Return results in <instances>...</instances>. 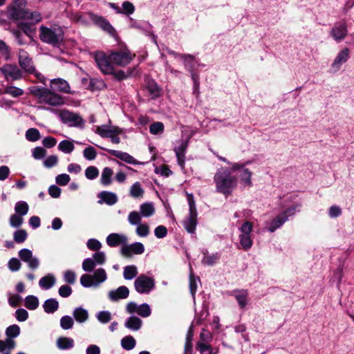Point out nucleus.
<instances>
[{"mask_svg": "<svg viewBox=\"0 0 354 354\" xmlns=\"http://www.w3.org/2000/svg\"><path fill=\"white\" fill-rule=\"evenodd\" d=\"M55 276L52 274H48L40 279L39 285L43 289L49 290L55 285Z\"/></svg>", "mask_w": 354, "mask_h": 354, "instance_id": "nucleus-32", "label": "nucleus"}, {"mask_svg": "<svg viewBox=\"0 0 354 354\" xmlns=\"http://www.w3.org/2000/svg\"><path fill=\"white\" fill-rule=\"evenodd\" d=\"M6 338H10V339H13L14 338L17 337L20 334V327L17 324H12L7 327L6 329Z\"/></svg>", "mask_w": 354, "mask_h": 354, "instance_id": "nucleus-42", "label": "nucleus"}, {"mask_svg": "<svg viewBox=\"0 0 354 354\" xmlns=\"http://www.w3.org/2000/svg\"><path fill=\"white\" fill-rule=\"evenodd\" d=\"M287 221V217L282 216L281 214L273 218L267 226L269 232H274L277 229L282 226Z\"/></svg>", "mask_w": 354, "mask_h": 354, "instance_id": "nucleus-27", "label": "nucleus"}, {"mask_svg": "<svg viewBox=\"0 0 354 354\" xmlns=\"http://www.w3.org/2000/svg\"><path fill=\"white\" fill-rule=\"evenodd\" d=\"M121 130L118 127H109L103 125L98 127L97 129V133L102 138H111L113 134H120Z\"/></svg>", "mask_w": 354, "mask_h": 354, "instance_id": "nucleus-25", "label": "nucleus"}, {"mask_svg": "<svg viewBox=\"0 0 354 354\" xmlns=\"http://www.w3.org/2000/svg\"><path fill=\"white\" fill-rule=\"evenodd\" d=\"M24 223V218L22 216L18 214H13L10 216L9 219V224L12 227L19 228Z\"/></svg>", "mask_w": 354, "mask_h": 354, "instance_id": "nucleus-54", "label": "nucleus"}, {"mask_svg": "<svg viewBox=\"0 0 354 354\" xmlns=\"http://www.w3.org/2000/svg\"><path fill=\"white\" fill-rule=\"evenodd\" d=\"M73 316L77 323L83 324L88 319L89 314L86 309L82 307H77L73 310Z\"/></svg>", "mask_w": 354, "mask_h": 354, "instance_id": "nucleus-26", "label": "nucleus"}, {"mask_svg": "<svg viewBox=\"0 0 354 354\" xmlns=\"http://www.w3.org/2000/svg\"><path fill=\"white\" fill-rule=\"evenodd\" d=\"M143 189L138 182L135 183L130 189V195L133 198H139L142 196Z\"/></svg>", "mask_w": 354, "mask_h": 354, "instance_id": "nucleus-55", "label": "nucleus"}, {"mask_svg": "<svg viewBox=\"0 0 354 354\" xmlns=\"http://www.w3.org/2000/svg\"><path fill=\"white\" fill-rule=\"evenodd\" d=\"M209 315V309L207 305H203V309L198 314H196V324L200 325Z\"/></svg>", "mask_w": 354, "mask_h": 354, "instance_id": "nucleus-56", "label": "nucleus"}, {"mask_svg": "<svg viewBox=\"0 0 354 354\" xmlns=\"http://www.w3.org/2000/svg\"><path fill=\"white\" fill-rule=\"evenodd\" d=\"M133 57L128 50L113 51L109 55V59L113 64L120 66L127 65L133 59Z\"/></svg>", "mask_w": 354, "mask_h": 354, "instance_id": "nucleus-11", "label": "nucleus"}, {"mask_svg": "<svg viewBox=\"0 0 354 354\" xmlns=\"http://www.w3.org/2000/svg\"><path fill=\"white\" fill-rule=\"evenodd\" d=\"M137 274V268L135 266H127L124 268L123 276L127 280L133 279Z\"/></svg>", "mask_w": 354, "mask_h": 354, "instance_id": "nucleus-45", "label": "nucleus"}, {"mask_svg": "<svg viewBox=\"0 0 354 354\" xmlns=\"http://www.w3.org/2000/svg\"><path fill=\"white\" fill-rule=\"evenodd\" d=\"M95 60L100 71L104 74H111L113 72V62L103 52L95 53Z\"/></svg>", "mask_w": 354, "mask_h": 354, "instance_id": "nucleus-10", "label": "nucleus"}, {"mask_svg": "<svg viewBox=\"0 0 354 354\" xmlns=\"http://www.w3.org/2000/svg\"><path fill=\"white\" fill-rule=\"evenodd\" d=\"M136 344V339L131 335L125 336L121 339V346L126 351L132 350Z\"/></svg>", "mask_w": 354, "mask_h": 354, "instance_id": "nucleus-38", "label": "nucleus"}, {"mask_svg": "<svg viewBox=\"0 0 354 354\" xmlns=\"http://www.w3.org/2000/svg\"><path fill=\"white\" fill-rule=\"evenodd\" d=\"M16 346V342L13 339L6 338L5 340H0V353L3 352L6 349L11 351Z\"/></svg>", "mask_w": 354, "mask_h": 354, "instance_id": "nucleus-52", "label": "nucleus"}, {"mask_svg": "<svg viewBox=\"0 0 354 354\" xmlns=\"http://www.w3.org/2000/svg\"><path fill=\"white\" fill-rule=\"evenodd\" d=\"M80 283L84 288L95 287V281L92 275L82 274L80 277Z\"/></svg>", "mask_w": 354, "mask_h": 354, "instance_id": "nucleus-53", "label": "nucleus"}, {"mask_svg": "<svg viewBox=\"0 0 354 354\" xmlns=\"http://www.w3.org/2000/svg\"><path fill=\"white\" fill-rule=\"evenodd\" d=\"M196 350L199 351L201 354H216L211 346L203 342H198L196 346Z\"/></svg>", "mask_w": 354, "mask_h": 354, "instance_id": "nucleus-50", "label": "nucleus"}, {"mask_svg": "<svg viewBox=\"0 0 354 354\" xmlns=\"http://www.w3.org/2000/svg\"><path fill=\"white\" fill-rule=\"evenodd\" d=\"M221 257V254L218 252L212 254L211 255H205L201 260V263L203 265L212 266L218 261Z\"/></svg>", "mask_w": 354, "mask_h": 354, "instance_id": "nucleus-41", "label": "nucleus"}, {"mask_svg": "<svg viewBox=\"0 0 354 354\" xmlns=\"http://www.w3.org/2000/svg\"><path fill=\"white\" fill-rule=\"evenodd\" d=\"M99 201L98 203H106L109 205H113L115 204L118 201L117 195L113 192H109L106 191H103L98 194Z\"/></svg>", "mask_w": 354, "mask_h": 354, "instance_id": "nucleus-24", "label": "nucleus"}, {"mask_svg": "<svg viewBox=\"0 0 354 354\" xmlns=\"http://www.w3.org/2000/svg\"><path fill=\"white\" fill-rule=\"evenodd\" d=\"M234 297L239 304V306L241 308H244L248 304V292L247 290H234Z\"/></svg>", "mask_w": 354, "mask_h": 354, "instance_id": "nucleus-33", "label": "nucleus"}, {"mask_svg": "<svg viewBox=\"0 0 354 354\" xmlns=\"http://www.w3.org/2000/svg\"><path fill=\"white\" fill-rule=\"evenodd\" d=\"M141 217L140 213L136 211L131 212L128 215V221L132 225H138L140 224Z\"/></svg>", "mask_w": 354, "mask_h": 354, "instance_id": "nucleus-57", "label": "nucleus"}, {"mask_svg": "<svg viewBox=\"0 0 354 354\" xmlns=\"http://www.w3.org/2000/svg\"><path fill=\"white\" fill-rule=\"evenodd\" d=\"M17 6H12L8 8V17L12 20L24 19L25 16L26 9L20 8L21 6L25 5L26 2L24 0H19Z\"/></svg>", "mask_w": 354, "mask_h": 354, "instance_id": "nucleus-19", "label": "nucleus"}, {"mask_svg": "<svg viewBox=\"0 0 354 354\" xmlns=\"http://www.w3.org/2000/svg\"><path fill=\"white\" fill-rule=\"evenodd\" d=\"M21 266V263L20 261L15 257L11 258L8 263V267L9 270L12 272H17L19 270Z\"/></svg>", "mask_w": 354, "mask_h": 354, "instance_id": "nucleus-63", "label": "nucleus"}, {"mask_svg": "<svg viewBox=\"0 0 354 354\" xmlns=\"http://www.w3.org/2000/svg\"><path fill=\"white\" fill-rule=\"evenodd\" d=\"M129 290L125 286H121L115 290L109 292V299L112 301H118L120 299H124L129 297Z\"/></svg>", "mask_w": 354, "mask_h": 354, "instance_id": "nucleus-20", "label": "nucleus"}, {"mask_svg": "<svg viewBox=\"0 0 354 354\" xmlns=\"http://www.w3.org/2000/svg\"><path fill=\"white\" fill-rule=\"evenodd\" d=\"M50 86L53 91H57L64 93H71L68 83L62 78L52 80Z\"/></svg>", "mask_w": 354, "mask_h": 354, "instance_id": "nucleus-22", "label": "nucleus"}, {"mask_svg": "<svg viewBox=\"0 0 354 354\" xmlns=\"http://www.w3.org/2000/svg\"><path fill=\"white\" fill-rule=\"evenodd\" d=\"M83 156L86 160H93L96 158L97 152L94 147L90 146L84 149Z\"/></svg>", "mask_w": 354, "mask_h": 354, "instance_id": "nucleus-61", "label": "nucleus"}, {"mask_svg": "<svg viewBox=\"0 0 354 354\" xmlns=\"http://www.w3.org/2000/svg\"><path fill=\"white\" fill-rule=\"evenodd\" d=\"M58 149L64 153H71L75 149L73 141L64 140L59 142Z\"/></svg>", "mask_w": 354, "mask_h": 354, "instance_id": "nucleus-43", "label": "nucleus"}, {"mask_svg": "<svg viewBox=\"0 0 354 354\" xmlns=\"http://www.w3.org/2000/svg\"><path fill=\"white\" fill-rule=\"evenodd\" d=\"M0 71L8 81L19 80L24 77L22 71L16 64H6Z\"/></svg>", "mask_w": 354, "mask_h": 354, "instance_id": "nucleus-9", "label": "nucleus"}, {"mask_svg": "<svg viewBox=\"0 0 354 354\" xmlns=\"http://www.w3.org/2000/svg\"><path fill=\"white\" fill-rule=\"evenodd\" d=\"M15 317L19 322H25L28 318V313L24 308H19L15 311Z\"/></svg>", "mask_w": 354, "mask_h": 354, "instance_id": "nucleus-64", "label": "nucleus"}, {"mask_svg": "<svg viewBox=\"0 0 354 354\" xmlns=\"http://www.w3.org/2000/svg\"><path fill=\"white\" fill-rule=\"evenodd\" d=\"M347 35V24L345 20L335 23L330 32V35L337 42L344 40Z\"/></svg>", "mask_w": 354, "mask_h": 354, "instance_id": "nucleus-14", "label": "nucleus"}, {"mask_svg": "<svg viewBox=\"0 0 354 354\" xmlns=\"http://www.w3.org/2000/svg\"><path fill=\"white\" fill-rule=\"evenodd\" d=\"M135 11V7L132 3L126 1L122 3V8L119 7L116 8V12L118 13H122L127 15L133 14Z\"/></svg>", "mask_w": 354, "mask_h": 354, "instance_id": "nucleus-37", "label": "nucleus"}, {"mask_svg": "<svg viewBox=\"0 0 354 354\" xmlns=\"http://www.w3.org/2000/svg\"><path fill=\"white\" fill-rule=\"evenodd\" d=\"M140 215L142 217H149L154 212V207L152 203H145L140 207Z\"/></svg>", "mask_w": 354, "mask_h": 354, "instance_id": "nucleus-39", "label": "nucleus"}, {"mask_svg": "<svg viewBox=\"0 0 354 354\" xmlns=\"http://www.w3.org/2000/svg\"><path fill=\"white\" fill-rule=\"evenodd\" d=\"M30 92L38 100L39 103L51 106H59L64 104L63 97L52 89L46 87L32 86L30 88Z\"/></svg>", "mask_w": 354, "mask_h": 354, "instance_id": "nucleus-1", "label": "nucleus"}, {"mask_svg": "<svg viewBox=\"0 0 354 354\" xmlns=\"http://www.w3.org/2000/svg\"><path fill=\"white\" fill-rule=\"evenodd\" d=\"M42 306L45 313L53 314L58 310L59 302L55 298H50L44 301Z\"/></svg>", "mask_w": 354, "mask_h": 354, "instance_id": "nucleus-30", "label": "nucleus"}, {"mask_svg": "<svg viewBox=\"0 0 354 354\" xmlns=\"http://www.w3.org/2000/svg\"><path fill=\"white\" fill-rule=\"evenodd\" d=\"M29 210V206L26 201H20L15 203V214L24 217Z\"/></svg>", "mask_w": 354, "mask_h": 354, "instance_id": "nucleus-35", "label": "nucleus"}, {"mask_svg": "<svg viewBox=\"0 0 354 354\" xmlns=\"http://www.w3.org/2000/svg\"><path fill=\"white\" fill-rule=\"evenodd\" d=\"M25 16L24 17V19L30 20L33 24H36L39 22L41 20V14L37 11L30 12L28 10L26 9Z\"/></svg>", "mask_w": 354, "mask_h": 354, "instance_id": "nucleus-46", "label": "nucleus"}, {"mask_svg": "<svg viewBox=\"0 0 354 354\" xmlns=\"http://www.w3.org/2000/svg\"><path fill=\"white\" fill-rule=\"evenodd\" d=\"M144 251V245L142 243L140 242H136L130 245L127 244V243H124V245L122 246L120 250L121 254L126 257H130L132 256L133 254H142Z\"/></svg>", "mask_w": 354, "mask_h": 354, "instance_id": "nucleus-18", "label": "nucleus"}, {"mask_svg": "<svg viewBox=\"0 0 354 354\" xmlns=\"http://www.w3.org/2000/svg\"><path fill=\"white\" fill-rule=\"evenodd\" d=\"M39 38L44 43L53 46H59L64 40V32L59 26L50 27L41 26L39 27Z\"/></svg>", "mask_w": 354, "mask_h": 354, "instance_id": "nucleus-2", "label": "nucleus"}, {"mask_svg": "<svg viewBox=\"0 0 354 354\" xmlns=\"http://www.w3.org/2000/svg\"><path fill=\"white\" fill-rule=\"evenodd\" d=\"M154 286L153 279L145 275L139 276L134 281V286L139 293H148Z\"/></svg>", "mask_w": 354, "mask_h": 354, "instance_id": "nucleus-13", "label": "nucleus"}, {"mask_svg": "<svg viewBox=\"0 0 354 354\" xmlns=\"http://www.w3.org/2000/svg\"><path fill=\"white\" fill-rule=\"evenodd\" d=\"M40 133L38 129L35 128L28 129L26 132V138L30 142H35L39 140Z\"/></svg>", "mask_w": 354, "mask_h": 354, "instance_id": "nucleus-49", "label": "nucleus"}, {"mask_svg": "<svg viewBox=\"0 0 354 354\" xmlns=\"http://www.w3.org/2000/svg\"><path fill=\"white\" fill-rule=\"evenodd\" d=\"M197 281H200V278L195 277L191 270L189 274V291L194 301H195V294L197 290Z\"/></svg>", "mask_w": 354, "mask_h": 354, "instance_id": "nucleus-44", "label": "nucleus"}, {"mask_svg": "<svg viewBox=\"0 0 354 354\" xmlns=\"http://www.w3.org/2000/svg\"><path fill=\"white\" fill-rule=\"evenodd\" d=\"M20 259L26 263L28 266L32 269L35 270L39 266V261L37 257L32 255V252L28 248H23L18 252Z\"/></svg>", "mask_w": 354, "mask_h": 354, "instance_id": "nucleus-16", "label": "nucleus"}, {"mask_svg": "<svg viewBox=\"0 0 354 354\" xmlns=\"http://www.w3.org/2000/svg\"><path fill=\"white\" fill-rule=\"evenodd\" d=\"M240 243L243 249L245 251L248 250L252 246V241L250 235H240Z\"/></svg>", "mask_w": 354, "mask_h": 354, "instance_id": "nucleus-58", "label": "nucleus"}, {"mask_svg": "<svg viewBox=\"0 0 354 354\" xmlns=\"http://www.w3.org/2000/svg\"><path fill=\"white\" fill-rule=\"evenodd\" d=\"M64 281L69 284H74L76 281V274L74 271L68 270L64 273Z\"/></svg>", "mask_w": 354, "mask_h": 354, "instance_id": "nucleus-62", "label": "nucleus"}, {"mask_svg": "<svg viewBox=\"0 0 354 354\" xmlns=\"http://www.w3.org/2000/svg\"><path fill=\"white\" fill-rule=\"evenodd\" d=\"M88 15H90L91 19L95 22V24L102 28L104 30L108 32L110 34H113L115 32V29L106 19L102 17L93 15L92 14Z\"/></svg>", "mask_w": 354, "mask_h": 354, "instance_id": "nucleus-23", "label": "nucleus"}, {"mask_svg": "<svg viewBox=\"0 0 354 354\" xmlns=\"http://www.w3.org/2000/svg\"><path fill=\"white\" fill-rule=\"evenodd\" d=\"M93 261L94 259H93L92 258L85 259L82 262L83 270L86 272H91L96 266Z\"/></svg>", "mask_w": 354, "mask_h": 354, "instance_id": "nucleus-60", "label": "nucleus"}, {"mask_svg": "<svg viewBox=\"0 0 354 354\" xmlns=\"http://www.w3.org/2000/svg\"><path fill=\"white\" fill-rule=\"evenodd\" d=\"M25 306L30 310H35L39 306V299L36 296L28 295L25 298Z\"/></svg>", "mask_w": 354, "mask_h": 354, "instance_id": "nucleus-40", "label": "nucleus"}, {"mask_svg": "<svg viewBox=\"0 0 354 354\" xmlns=\"http://www.w3.org/2000/svg\"><path fill=\"white\" fill-rule=\"evenodd\" d=\"M95 317L100 323L104 324L109 323L112 319L111 313L108 310L100 311L95 315Z\"/></svg>", "mask_w": 354, "mask_h": 354, "instance_id": "nucleus-48", "label": "nucleus"}, {"mask_svg": "<svg viewBox=\"0 0 354 354\" xmlns=\"http://www.w3.org/2000/svg\"><path fill=\"white\" fill-rule=\"evenodd\" d=\"M253 161L248 160L244 162H239L231 164V167H221L219 169L214 177H231L232 173L239 171L240 177H251L252 172L247 166L252 165Z\"/></svg>", "mask_w": 354, "mask_h": 354, "instance_id": "nucleus-3", "label": "nucleus"}, {"mask_svg": "<svg viewBox=\"0 0 354 354\" xmlns=\"http://www.w3.org/2000/svg\"><path fill=\"white\" fill-rule=\"evenodd\" d=\"M187 200L189 205V214L183 220V225L189 234H193L196 232V227L198 224V213L193 194H187Z\"/></svg>", "mask_w": 354, "mask_h": 354, "instance_id": "nucleus-4", "label": "nucleus"}, {"mask_svg": "<svg viewBox=\"0 0 354 354\" xmlns=\"http://www.w3.org/2000/svg\"><path fill=\"white\" fill-rule=\"evenodd\" d=\"M158 49L161 59H163L167 54L173 55L175 57H179L183 61L184 67L190 73L191 77H192L193 74H198V73L196 71L198 60L194 55L190 54L177 53L167 47L165 48H162V49L158 47Z\"/></svg>", "mask_w": 354, "mask_h": 354, "instance_id": "nucleus-5", "label": "nucleus"}, {"mask_svg": "<svg viewBox=\"0 0 354 354\" xmlns=\"http://www.w3.org/2000/svg\"><path fill=\"white\" fill-rule=\"evenodd\" d=\"M301 207V203H295L292 204L290 206L288 207L286 209H284L281 213L282 216L287 217V221L294 216L297 212H300V207Z\"/></svg>", "mask_w": 354, "mask_h": 354, "instance_id": "nucleus-34", "label": "nucleus"}, {"mask_svg": "<svg viewBox=\"0 0 354 354\" xmlns=\"http://www.w3.org/2000/svg\"><path fill=\"white\" fill-rule=\"evenodd\" d=\"M137 313L142 317H147L151 315V310L149 306L145 303L138 306Z\"/></svg>", "mask_w": 354, "mask_h": 354, "instance_id": "nucleus-59", "label": "nucleus"}, {"mask_svg": "<svg viewBox=\"0 0 354 354\" xmlns=\"http://www.w3.org/2000/svg\"><path fill=\"white\" fill-rule=\"evenodd\" d=\"M28 237V233L25 230H17L13 233L14 241L17 243H24Z\"/></svg>", "mask_w": 354, "mask_h": 354, "instance_id": "nucleus-51", "label": "nucleus"}, {"mask_svg": "<svg viewBox=\"0 0 354 354\" xmlns=\"http://www.w3.org/2000/svg\"><path fill=\"white\" fill-rule=\"evenodd\" d=\"M216 191L226 197L231 195L237 182L236 178H214Z\"/></svg>", "mask_w": 354, "mask_h": 354, "instance_id": "nucleus-8", "label": "nucleus"}, {"mask_svg": "<svg viewBox=\"0 0 354 354\" xmlns=\"http://www.w3.org/2000/svg\"><path fill=\"white\" fill-rule=\"evenodd\" d=\"M142 324V320L136 316H131L128 317L124 322V326L133 331L138 330L141 328Z\"/></svg>", "mask_w": 354, "mask_h": 354, "instance_id": "nucleus-29", "label": "nucleus"}, {"mask_svg": "<svg viewBox=\"0 0 354 354\" xmlns=\"http://www.w3.org/2000/svg\"><path fill=\"white\" fill-rule=\"evenodd\" d=\"M92 277L95 281V287H98L100 284L105 281L107 278L106 273L103 268L96 270Z\"/></svg>", "mask_w": 354, "mask_h": 354, "instance_id": "nucleus-36", "label": "nucleus"}, {"mask_svg": "<svg viewBox=\"0 0 354 354\" xmlns=\"http://www.w3.org/2000/svg\"><path fill=\"white\" fill-rule=\"evenodd\" d=\"M106 243L110 247H117L119 245H124L127 243V237L122 234L111 233L106 239Z\"/></svg>", "mask_w": 354, "mask_h": 354, "instance_id": "nucleus-21", "label": "nucleus"}, {"mask_svg": "<svg viewBox=\"0 0 354 354\" xmlns=\"http://www.w3.org/2000/svg\"><path fill=\"white\" fill-rule=\"evenodd\" d=\"M18 62L23 73L30 74L35 72V67L32 58L30 57L27 52L22 49L19 51Z\"/></svg>", "mask_w": 354, "mask_h": 354, "instance_id": "nucleus-12", "label": "nucleus"}, {"mask_svg": "<svg viewBox=\"0 0 354 354\" xmlns=\"http://www.w3.org/2000/svg\"><path fill=\"white\" fill-rule=\"evenodd\" d=\"M74 320L69 315H64L60 319V327L64 330H69L73 327Z\"/></svg>", "mask_w": 354, "mask_h": 354, "instance_id": "nucleus-47", "label": "nucleus"}, {"mask_svg": "<svg viewBox=\"0 0 354 354\" xmlns=\"http://www.w3.org/2000/svg\"><path fill=\"white\" fill-rule=\"evenodd\" d=\"M194 135V131H191L188 134L183 133L182 138L176 142L174 147L178 165L183 167L185 164V153L189 145V142L192 137Z\"/></svg>", "mask_w": 354, "mask_h": 354, "instance_id": "nucleus-6", "label": "nucleus"}, {"mask_svg": "<svg viewBox=\"0 0 354 354\" xmlns=\"http://www.w3.org/2000/svg\"><path fill=\"white\" fill-rule=\"evenodd\" d=\"M350 57V50L348 48H343L335 57L333 62L332 63L330 68V72L336 73L338 72L342 65L346 63Z\"/></svg>", "mask_w": 354, "mask_h": 354, "instance_id": "nucleus-17", "label": "nucleus"}, {"mask_svg": "<svg viewBox=\"0 0 354 354\" xmlns=\"http://www.w3.org/2000/svg\"><path fill=\"white\" fill-rule=\"evenodd\" d=\"M129 27L136 28L147 36L151 37V41H155V36L153 33V26L145 21H136L129 18Z\"/></svg>", "mask_w": 354, "mask_h": 354, "instance_id": "nucleus-15", "label": "nucleus"}, {"mask_svg": "<svg viewBox=\"0 0 354 354\" xmlns=\"http://www.w3.org/2000/svg\"><path fill=\"white\" fill-rule=\"evenodd\" d=\"M56 345L60 350H68L74 347V340L71 337H61L57 339Z\"/></svg>", "mask_w": 354, "mask_h": 354, "instance_id": "nucleus-31", "label": "nucleus"}, {"mask_svg": "<svg viewBox=\"0 0 354 354\" xmlns=\"http://www.w3.org/2000/svg\"><path fill=\"white\" fill-rule=\"evenodd\" d=\"M59 116L62 122L68 124L69 127L82 128L84 124V119L78 113L68 110H63L61 111Z\"/></svg>", "mask_w": 354, "mask_h": 354, "instance_id": "nucleus-7", "label": "nucleus"}, {"mask_svg": "<svg viewBox=\"0 0 354 354\" xmlns=\"http://www.w3.org/2000/svg\"><path fill=\"white\" fill-rule=\"evenodd\" d=\"M194 337L193 323L190 325L186 335L185 344L184 346L183 354H192L193 345L192 340Z\"/></svg>", "mask_w": 354, "mask_h": 354, "instance_id": "nucleus-28", "label": "nucleus"}]
</instances>
